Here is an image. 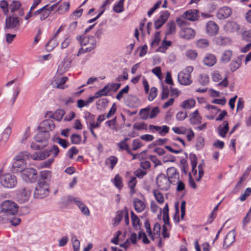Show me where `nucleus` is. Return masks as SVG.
<instances>
[{"label":"nucleus","instance_id":"obj_1","mask_svg":"<svg viewBox=\"0 0 251 251\" xmlns=\"http://www.w3.org/2000/svg\"><path fill=\"white\" fill-rule=\"evenodd\" d=\"M0 223H7L9 218L15 216L18 211L19 206L13 201L5 200L0 204Z\"/></svg>","mask_w":251,"mask_h":251},{"label":"nucleus","instance_id":"obj_2","mask_svg":"<svg viewBox=\"0 0 251 251\" xmlns=\"http://www.w3.org/2000/svg\"><path fill=\"white\" fill-rule=\"evenodd\" d=\"M30 154L27 151L22 152L16 156L15 161L12 165L14 169H16V172H21V173L25 169V160L28 159Z\"/></svg>","mask_w":251,"mask_h":251},{"label":"nucleus","instance_id":"obj_3","mask_svg":"<svg viewBox=\"0 0 251 251\" xmlns=\"http://www.w3.org/2000/svg\"><path fill=\"white\" fill-rule=\"evenodd\" d=\"M193 71L192 66H188L181 71L177 76L178 82L183 85H189L192 83L191 74Z\"/></svg>","mask_w":251,"mask_h":251},{"label":"nucleus","instance_id":"obj_4","mask_svg":"<svg viewBox=\"0 0 251 251\" xmlns=\"http://www.w3.org/2000/svg\"><path fill=\"white\" fill-rule=\"evenodd\" d=\"M49 186L47 182H38V186L35 189L34 192V197L35 199H43L49 194Z\"/></svg>","mask_w":251,"mask_h":251},{"label":"nucleus","instance_id":"obj_5","mask_svg":"<svg viewBox=\"0 0 251 251\" xmlns=\"http://www.w3.org/2000/svg\"><path fill=\"white\" fill-rule=\"evenodd\" d=\"M0 183L4 187L12 188L17 185V178L11 174L3 175L0 176Z\"/></svg>","mask_w":251,"mask_h":251},{"label":"nucleus","instance_id":"obj_6","mask_svg":"<svg viewBox=\"0 0 251 251\" xmlns=\"http://www.w3.org/2000/svg\"><path fill=\"white\" fill-rule=\"evenodd\" d=\"M22 22V19H19L14 14L12 16L7 17L5 19L4 29L5 30H17L19 28Z\"/></svg>","mask_w":251,"mask_h":251},{"label":"nucleus","instance_id":"obj_7","mask_svg":"<svg viewBox=\"0 0 251 251\" xmlns=\"http://www.w3.org/2000/svg\"><path fill=\"white\" fill-rule=\"evenodd\" d=\"M156 183L159 189L163 191H167L170 187V184H174L172 180H170L164 174H159L156 178Z\"/></svg>","mask_w":251,"mask_h":251},{"label":"nucleus","instance_id":"obj_8","mask_svg":"<svg viewBox=\"0 0 251 251\" xmlns=\"http://www.w3.org/2000/svg\"><path fill=\"white\" fill-rule=\"evenodd\" d=\"M21 176L23 179L27 182H35L38 178L37 172L33 168H25L21 173Z\"/></svg>","mask_w":251,"mask_h":251},{"label":"nucleus","instance_id":"obj_9","mask_svg":"<svg viewBox=\"0 0 251 251\" xmlns=\"http://www.w3.org/2000/svg\"><path fill=\"white\" fill-rule=\"evenodd\" d=\"M31 191L29 188L23 187L17 191L16 200L20 203H24L29 200Z\"/></svg>","mask_w":251,"mask_h":251},{"label":"nucleus","instance_id":"obj_10","mask_svg":"<svg viewBox=\"0 0 251 251\" xmlns=\"http://www.w3.org/2000/svg\"><path fill=\"white\" fill-rule=\"evenodd\" d=\"M182 17L192 22L197 21L199 19L200 11L197 9H189L183 13Z\"/></svg>","mask_w":251,"mask_h":251},{"label":"nucleus","instance_id":"obj_11","mask_svg":"<svg viewBox=\"0 0 251 251\" xmlns=\"http://www.w3.org/2000/svg\"><path fill=\"white\" fill-rule=\"evenodd\" d=\"M149 129L151 132L155 133V132H158V134L160 136H165L169 132L170 128L166 125L160 126L153 125H150L149 126Z\"/></svg>","mask_w":251,"mask_h":251},{"label":"nucleus","instance_id":"obj_12","mask_svg":"<svg viewBox=\"0 0 251 251\" xmlns=\"http://www.w3.org/2000/svg\"><path fill=\"white\" fill-rule=\"evenodd\" d=\"M231 14L232 10L230 8L223 6L218 10L216 16L219 20H224L229 17Z\"/></svg>","mask_w":251,"mask_h":251},{"label":"nucleus","instance_id":"obj_13","mask_svg":"<svg viewBox=\"0 0 251 251\" xmlns=\"http://www.w3.org/2000/svg\"><path fill=\"white\" fill-rule=\"evenodd\" d=\"M50 137V134L47 131H40L35 136L34 139L36 142L43 143L46 147L47 145V141Z\"/></svg>","mask_w":251,"mask_h":251},{"label":"nucleus","instance_id":"obj_14","mask_svg":"<svg viewBox=\"0 0 251 251\" xmlns=\"http://www.w3.org/2000/svg\"><path fill=\"white\" fill-rule=\"evenodd\" d=\"M55 128V124L52 120H46L43 121L40 126L38 127V130L41 131L52 130Z\"/></svg>","mask_w":251,"mask_h":251},{"label":"nucleus","instance_id":"obj_15","mask_svg":"<svg viewBox=\"0 0 251 251\" xmlns=\"http://www.w3.org/2000/svg\"><path fill=\"white\" fill-rule=\"evenodd\" d=\"M196 35L194 29L191 28H182L179 32V36L181 38L190 40L193 38Z\"/></svg>","mask_w":251,"mask_h":251},{"label":"nucleus","instance_id":"obj_16","mask_svg":"<svg viewBox=\"0 0 251 251\" xmlns=\"http://www.w3.org/2000/svg\"><path fill=\"white\" fill-rule=\"evenodd\" d=\"M206 30L209 35L214 36L218 32L219 26L215 22L210 21L206 24Z\"/></svg>","mask_w":251,"mask_h":251},{"label":"nucleus","instance_id":"obj_17","mask_svg":"<svg viewBox=\"0 0 251 251\" xmlns=\"http://www.w3.org/2000/svg\"><path fill=\"white\" fill-rule=\"evenodd\" d=\"M203 64L208 67L213 66L217 62V58L212 53H207L203 59Z\"/></svg>","mask_w":251,"mask_h":251},{"label":"nucleus","instance_id":"obj_18","mask_svg":"<svg viewBox=\"0 0 251 251\" xmlns=\"http://www.w3.org/2000/svg\"><path fill=\"white\" fill-rule=\"evenodd\" d=\"M235 230L233 229L230 231L226 235L224 241L223 246H226V248L230 246L235 241Z\"/></svg>","mask_w":251,"mask_h":251},{"label":"nucleus","instance_id":"obj_19","mask_svg":"<svg viewBox=\"0 0 251 251\" xmlns=\"http://www.w3.org/2000/svg\"><path fill=\"white\" fill-rule=\"evenodd\" d=\"M244 55H241L237 57L235 60H232L229 65L230 70L233 72L240 68L241 65L242 58Z\"/></svg>","mask_w":251,"mask_h":251},{"label":"nucleus","instance_id":"obj_20","mask_svg":"<svg viewBox=\"0 0 251 251\" xmlns=\"http://www.w3.org/2000/svg\"><path fill=\"white\" fill-rule=\"evenodd\" d=\"M133 206L135 211L138 213L142 212L146 208L145 203L138 198L133 199Z\"/></svg>","mask_w":251,"mask_h":251},{"label":"nucleus","instance_id":"obj_21","mask_svg":"<svg viewBox=\"0 0 251 251\" xmlns=\"http://www.w3.org/2000/svg\"><path fill=\"white\" fill-rule=\"evenodd\" d=\"M167 177L172 180L173 178L179 179V173L177 169L174 167L168 168L167 170Z\"/></svg>","mask_w":251,"mask_h":251},{"label":"nucleus","instance_id":"obj_22","mask_svg":"<svg viewBox=\"0 0 251 251\" xmlns=\"http://www.w3.org/2000/svg\"><path fill=\"white\" fill-rule=\"evenodd\" d=\"M223 126L220 125L218 127V131L219 135L223 138L226 136V134L228 131L229 126L228 122L227 121H225L223 124Z\"/></svg>","mask_w":251,"mask_h":251},{"label":"nucleus","instance_id":"obj_23","mask_svg":"<svg viewBox=\"0 0 251 251\" xmlns=\"http://www.w3.org/2000/svg\"><path fill=\"white\" fill-rule=\"evenodd\" d=\"M30 156L35 160H44L49 156V154H48L47 150H46L42 151L36 152L32 155H30Z\"/></svg>","mask_w":251,"mask_h":251},{"label":"nucleus","instance_id":"obj_24","mask_svg":"<svg viewBox=\"0 0 251 251\" xmlns=\"http://www.w3.org/2000/svg\"><path fill=\"white\" fill-rule=\"evenodd\" d=\"M131 218L132 225L135 230L141 229V223L138 217L134 214L133 211H131Z\"/></svg>","mask_w":251,"mask_h":251},{"label":"nucleus","instance_id":"obj_25","mask_svg":"<svg viewBox=\"0 0 251 251\" xmlns=\"http://www.w3.org/2000/svg\"><path fill=\"white\" fill-rule=\"evenodd\" d=\"M68 79V78L67 76L56 78L53 82V85L55 86L57 88L63 89L65 88L64 85Z\"/></svg>","mask_w":251,"mask_h":251},{"label":"nucleus","instance_id":"obj_26","mask_svg":"<svg viewBox=\"0 0 251 251\" xmlns=\"http://www.w3.org/2000/svg\"><path fill=\"white\" fill-rule=\"evenodd\" d=\"M51 176V173L50 171H43L40 172V178L38 181H43L48 182L50 181Z\"/></svg>","mask_w":251,"mask_h":251},{"label":"nucleus","instance_id":"obj_27","mask_svg":"<svg viewBox=\"0 0 251 251\" xmlns=\"http://www.w3.org/2000/svg\"><path fill=\"white\" fill-rule=\"evenodd\" d=\"M11 133V128L10 127H7L3 132L0 139V142L3 144H5L7 141Z\"/></svg>","mask_w":251,"mask_h":251},{"label":"nucleus","instance_id":"obj_28","mask_svg":"<svg viewBox=\"0 0 251 251\" xmlns=\"http://www.w3.org/2000/svg\"><path fill=\"white\" fill-rule=\"evenodd\" d=\"M190 159L192 165V173L194 175H196L197 173V171L196 169L197 165V157L195 154L190 153Z\"/></svg>","mask_w":251,"mask_h":251},{"label":"nucleus","instance_id":"obj_29","mask_svg":"<svg viewBox=\"0 0 251 251\" xmlns=\"http://www.w3.org/2000/svg\"><path fill=\"white\" fill-rule=\"evenodd\" d=\"M168 30L165 33L166 36L175 33L176 30V25L174 21H169L167 24Z\"/></svg>","mask_w":251,"mask_h":251},{"label":"nucleus","instance_id":"obj_30","mask_svg":"<svg viewBox=\"0 0 251 251\" xmlns=\"http://www.w3.org/2000/svg\"><path fill=\"white\" fill-rule=\"evenodd\" d=\"M196 103V101L194 99H190L184 100L181 103V106L184 109H190L193 107Z\"/></svg>","mask_w":251,"mask_h":251},{"label":"nucleus","instance_id":"obj_31","mask_svg":"<svg viewBox=\"0 0 251 251\" xmlns=\"http://www.w3.org/2000/svg\"><path fill=\"white\" fill-rule=\"evenodd\" d=\"M232 55V51L231 50H226L222 54L221 61L226 63L228 62Z\"/></svg>","mask_w":251,"mask_h":251},{"label":"nucleus","instance_id":"obj_32","mask_svg":"<svg viewBox=\"0 0 251 251\" xmlns=\"http://www.w3.org/2000/svg\"><path fill=\"white\" fill-rule=\"evenodd\" d=\"M65 114V111L64 110L58 109H57L54 114L50 116V118L54 119L58 121H60L63 118Z\"/></svg>","mask_w":251,"mask_h":251},{"label":"nucleus","instance_id":"obj_33","mask_svg":"<svg viewBox=\"0 0 251 251\" xmlns=\"http://www.w3.org/2000/svg\"><path fill=\"white\" fill-rule=\"evenodd\" d=\"M108 85H106L102 89L100 90L95 93L94 97L96 99L102 96H106L109 92Z\"/></svg>","mask_w":251,"mask_h":251},{"label":"nucleus","instance_id":"obj_34","mask_svg":"<svg viewBox=\"0 0 251 251\" xmlns=\"http://www.w3.org/2000/svg\"><path fill=\"white\" fill-rule=\"evenodd\" d=\"M124 215V209L123 210H118L117 211L116 216L114 219L113 226H117L120 224Z\"/></svg>","mask_w":251,"mask_h":251},{"label":"nucleus","instance_id":"obj_35","mask_svg":"<svg viewBox=\"0 0 251 251\" xmlns=\"http://www.w3.org/2000/svg\"><path fill=\"white\" fill-rule=\"evenodd\" d=\"M150 107L148 106L145 108L141 109L139 112L140 118L144 120H147L150 116Z\"/></svg>","mask_w":251,"mask_h":251},{"label":"nucleus","instance_id":"obj_36","mask_svg":"<svg viewBox=\"0 0 251 251\" xmlns=\"http://www.w3.org/2000/svg\"><path fill=\"white\" fill-rule=\"evenodd\" d=\"M124 1L125 0H119V1L114 5L113 7V10L118 13L123 12L124 10Z\"/></svg>","mask_w":251,"mask_h":251},{"label":"nucleus","instance_id":"obj_37","mask_svg":"<svg viewBox=\"0 0 251 251\" xmlns=\"http://www.w3.org/2000/svg\"><path fill=\"white\" fill-rule=\"evenodd\" d=\"M58 45V43L55 39L52 37L47 43L46 47L47 50L49 51L52 50Z\"/></svg>","mask_w":251,"mask_h":251},{"label":"nucleus","instance_id":"obj_38","mask_svg":"<svg viewBox=\"0 0 251 251\" xmlns=\"http://www.w3.org/2000/svg\"><path fill=\"white\" fill-rule=\"evenodd\" d=\"M137 183V180L135 177H131L130 180L128 181V185L130 188V194L132 195L135 193V187Z\"/></svg>","mask_w":251,"mask_h":251},{"label":"nucleus","instance_id":"obj_39","mask_svg":"<svg viewBox=\"0 0 251 251\" xmlns=\"http://www.w3.org/2000/svg\"><path fill=\"white\" fill-rule=\"evenodd\" d=\"M79 35L76 37V40L79 42L81 46L89 45V36H86L84 35Z\"/></svg>","mask_w":251,"mask_h":251},{"label":"nucleus","instance_id":"obj_40","mask_svg":"<svg viewBox=\"0 0 251 251\" xmlns=\"http://www.w3.org/2000/svg\"><path fill=\"white\" fill-rule=\"evenodd\" d=\"M209 45V42L206 39H201L197 41V47L200 49H205L207 48Z\"/></svg>","mask_w":251,"mask_h":251},{"label":"nucleus","instance_id":"obj_41","mask_svg":"<svg viewBox=\"0 0 251 251\" xmlns=\"http://www.w3.org/2000/svg\"><path fill=\"white\" fill-rule=\"evenodd\" d=\"M117 161L118 159L116 157L114 156H111L105 161V164L107 165H110V169L112 170L117 164Z\"/></svg>","mask_w":251,"mask_h":251},{"label":"nucleus","instance_id":"obj_42","mask_svg":"<svg viewBox=\"0 0 251 251\" xmlns=\"http://www.w3.org/2000/svg\"><path fill=\"white\" fill-rule=\"evenodd\" d=\"M226 27L229 31L233 32L239 28V26L236 22L232 21L228 22L226 25Z\"/></svg>","mask_w":251,"mask_h":251},{"label":"nucleus","instance_id":"obj_43","mask_svg":"<svg viewBox=\"0 0 251 251\" xmlns=\"http://www.w3.org/2000/svg\"><path fill=\"white\" fill-rule=\"evenodd\" d=\"M105 119V117L104 114L100 115L98 117L97 122L96 123H95L94 121L93 122H90L89 125L92 127L98 128L100 127V123L103 121Z\"/></svg>","mask_w":251,"mask_h":251},{"label":"nucleus","instance_id":"obj_44","mask_svg":"<svg viewBox=\"0 0 251 251\" xmlns=\"http://www.w3.org/2000/svg\"><path fill=\"white\" fill-rule=\"evenodd\" d=\"M108 100L106 98H102L97 101L96 104L97 109L104 108L107 105Z\"/></svg>","mask_w":251,"mask_h":251},{"label":"nucleus","instance_id":"obj_45","mask_svg":"<svg viewBox=\"0 0 251 251\" xmlns=\"http://www.w3.org/2000/svg\"><path fill=\"white\" fill-rule=\"evenodd\" d=\"M53 140L54 142H56L59 144L64 149L67 148L70 145L69 143L65 139H63L59 137H55Z\"/></svg>","mask_w":251,"mask_h":251},{"label":"nucleus","instance_id":"obj_46","mask_svg":"<svg viewBox=\"0 0 251 251\" xmlns=\"http://www.w3.org/2000/svg\"><path fill=\"white\" fill-rule=\"evenodd\" d=\"M22 4L20 1L14 0L12 1V3L9 5V7L11 12L13 13L20 8Z\"/></svg>","mask_w":251,"mask_h":251},{"label":"nucleus","instance_id":"obj_47","mask_svg":"<svg viewBox=\"0 0 251 251\" xmlns=\"http://www.w3.org/2000/svg\"><path fill=\"white\" fill-rule=\"evenodd\" d=\"M72 241L73 243L74 251H79L80 242L77 240L75 235H73L72 236Z\"/></svg>","mask_w":251,"mask_h":251},{"label":"nucleus","instance_id":"obj_48","mask_svg":"<svg viewBox=\"0 0 251 251\" xmlns=\"http://www.w3.org/2000/svg\"><path fill=\"white\" fill-rule=\"evenodd\" d=\"M154 196L156 201L159 203H163L164 201V197L163 194L158 192L156 190H154L153 191Z\"/></svg>","mask_w":251,"mask_h":251},{"label":"nucleus","instance_id":"obj_49","mask_svg":"<svg viewBox=\"0 0 251 251\" xmlns=\"http://www.w3.org/2000/svg\"><path fill=\"white\" fill-rule=\"evenodd\" d=\"M79 152V151L75 146L72 147L69 151L67 152L66 155L69 157V158L72 159L74 158V155H76Z\"/></svg>","mask_w":251,"mask_h":251},{"label":"nucleus","instance_id":"obj_50","mask_svg":"<svg viewBox=\"0 0 251 251\" xmlns=\"http://www.w3.org/2000/svg\"><path fill=\"white\" fill-rule=\"evenodd\" d=\"M47 151L48 152V154H49V156L52 155L53 157H55L57 156L59 152V149L57 146L53 145L51 149H47Z\"/></svg>","mask_w":251,"mask_h":251},{"label":"nucleus","instance_id":"obj_51","mask_svg":"<svg viewBox=\"0 0 251 251\" xmlns=\"http://www.w3.org/2000/svg\"><path fill=\"white\" fill-rule=\"evenodd\" d=\"M204 146V139L201 136H199L197 138L196 148L197 150H201Z\"/></svg>","mask_w":251,"mask_h":251},{"label":"nucleus","instance_id":"obj_52","mask_svg":"<svg viewBox=\"0 0 251 251\" xmlns=\"http://www.w3.org/2000/svg\"><path fill=\"white\" fill-rule=\"evenodd\" d=\"M71 143L73 144H79L81 142V136L77 134H73L71 136Z\"/></svg>","mask_w":251,"mask_h":251},{"label":"nucleus","instance_id":"obj_53","mask_svg":"<svg viewBox=\"0 0 251 251\" xmlns=\"http://www.w3.org/2000/svg\"><path fill=\"white\" fill-rule=\"evenodd\" d=\"M113 183L115 186L118 188H121L122 187V177L119 176V174L116 175L113 179Z\"/></svg>","mask_w":251,"mask_h":251},{"label":"nucleus","instance_id":"obj_54","mask_svg":"<svg viewBox=\"0 0 251 251\" xmlns=\"http://www.w3.org/2000/svg\"><path fill=\"white\" fill-rule=\"evenodd\" d=\"M228 41V38L222 36H219L216 38V42L217 44L220 46H224L226 45Z\"/></svg>","mask_w":251,"mask_h":251},{"label":"nucleus","instance_id":"obj_55","mask_svg":"<svg viewBox=\"0 0 251 251\" xmlns=\"http://www.w3.org/2000/svg\"><path fill=\"white\" fill-rule=\"evenodd\" d=\"M96 44L97 41L95 37L93 36H89V45H90V46L88 47L89 50H93L96 47Z\"/></svg>","mask_w":251,"mask_h":251},{"label":"nucleus","instance_id":"obj_56","mask_svg":"<svg viewBox=\"0 0 251 251\" xmlns=\"http://www.w3.org/2000/svg\"><path fill=\"white\" fill-rule=\"evenodd\" d=\"M160 41V32L157 31L155 33L154 39L151 42V47L154 46H156L158 45L159 42Z\"/></svg>","mask_w":251,"mask_h":251},{"label":"nucleus","instance_id":"obj_57","mask_svg":"<svg viewBox=\"0 0 251 251\" xmlns=\"http://www.w3.org/2000/svg\"><path fill=\"white\" fill-rule=\"evenodd\" d=\"M169 95V89L167 86H162V90L161 94V99L165 100L167 99Z\"/></svg>","mask_w":251,"mask_h":251},{"label":"nucleus","instance_id":"obj_58","mask_svg":"<svg viewBox=\"0 0 251 251\" xmlns=\"http://www.w3.org/2000/svg\"><path fill=\"white\" fill-rule=\"evenodd\" d=\"M44 7H45V8L44 9V10H43V11H42L41 15L40 17V19L41 21H43L47 19L50 14L49 10L47 9L48 5H46Z\"/></svg>","mask_w":251,"mask_h":251},{"label":"nucleus","instance_id":"obj_59","mask_svg":"<svg viewBox=\"0 0 251 251\" xmlns=\"http://www.w3.org/2000/svg\"><path fill=\"white\" fill-rule=\"evenodd\" d=\"M8 3L4 0L0 1V7L2 9L5 15H7L8 12Z\"/></svg>","mask_w":251,"mask_h":251},{"label":"nucleus","instance_id":"obj_60","mask_svg":"<svg viewBox=\"0 0 251 251\" xmlns=\"http://www.w3.org/2000/svg\"><path fill=\"white\" fill-rule=\"evenodd\" d=\"M10 223L12 226H17L21 222V219L19 217L11 216L8 220V223Z\"/></svg>","mask_w":251,"mask_h":251},{"label":"nucleus","instance_id":"obj_61","mask_svg":"<svg viewBox=\"0 0 251 251\" xmlns=\"http://www.w3.org/2000/svg\"><path fill=\"white\" fill-rule=\"evenodd\" d=\"M190 123L192 125H198L201 123V117L199 115H192L190 119Z\"/></svg>","mask_w":251,"mask_h":251},{"label":"nucleus","instance_id":"obj_62","mask_svg":"<svg viewBox=\"0 0 251 251\" xmlns=\"http://www.w3.org/2000/svg\"><path fill=\"white\" fill-rule=\"evenodd\" d=\"M157 89L155 87L151 88L149 96L148 97V100L150 101H152L157 96Z\"/></svg>","mask_w":251,"mask_h":251},{"label":"nucleus","instance_id":"obj_63","mask_svg":"<svg viewBox=\"0 0 251 251\" xmlns=\"http://www.w3.org/2000/svg\"><path fill=\"white\" fill-rule=\"evenodd\" d=\"M117 146L121 150H125L128 154H131V151L129 149V145L127 143L122 144V143H119L117 144Z\"/></svg>","mask_w":251,"mask_h":251},{"label":"nucleus","instance_id":"obj_64","mask_svg":"<svg viewBox=\"0 0 251 251\" xmlns=\"http://www.w3.org/2000/svg\"><path fill=\"white\" fill-rule=\"evenodd\" d=\"M251 188H247L245 190L244 194L240 197L239 200L242 201H245L247 199V198L251 195Z\"/></svg>","mask_w":251,"mask_h":251}]
</instances>
